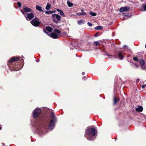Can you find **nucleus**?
<instances>
[{
    "label": "nucleus",
    "instance_id": "nucleus-1",
    "mask_svg": "<svg viewBox=\"0 0 146 146\" xmlns=\"http://www.w3.org/2000/svg\"><path fill=\"white\" fill-rule=\"evenodd\" d=\"M51 116L53 119L50 121V123L48 121L45 120L43 118L36 121L35 127H36L37 131L45 133L48 129L51 130L54 128L55 120L54 113H51Z\"/></svg>",
    "mask_w": 146,
    "mask_h": 146
},
{
    "label": "nucleus",
    "instance_id": "nucleus-2",
    "mask_svg": "<svg viewBox=\"0 0 146 146\" xmlns=\"http://www.w3.org/2000/svg\"><path fill=\"white\" fill-rule=\"evenodd\" d=\"M97 133V131L93 128H88L86 131L85 134L87 135L88 137H86L88 139L92 141L95 139L94 136Z\"/></svg>",
    "mask_w": 146,
    "mask_h": 146
},
{
    "label": "nucleus",
    "instance_id": "nucleus-3",
    "mask_svg": "<svg viewBox=\"0 0 146 146\" xmlns=\"http://www.w3.org/2000/svg\"><path fill=\"white\" fill-rule=\"evenodd\" d=\"M61 32L55 29L52 33L48 34L49 36L53 38H57L60 37Z\"/></svg>",
    "mask_w": 146,
    "mask_h": 146
},
{
    "label": "nucleus",
    "instance_id": "nucleus-4",
    "mask_svg": "<svg viewBox=\"0 0 146 146\" xmlns=\"http://www.w3.org/2000/svg\"><path fill=\"white\" fill-rule=\"evenodd\" d=\"M52 20L53 21L56 23H57L59 21L61 20V17L60 16L57 14H54L52 15Z\"/></svg>",
    "mask_w": 146,
    "mask_h": 146
},
{
    "label": "nucleus",
    "instance_id": "nucleus-5",
    "mask_svg": "<svg viewBox=\"0 0 146 146\" xmlns=\"http://www.w3.org/2000/svg\"><path fill=\"white\" fill-rule=\"evenodd\" d=\"M41 112L40 109H35L33 112V117L34 118H36L38 117Z\"/></svg>",
    "mask_w": 146,
    "mask_h": 146
},
{
    "label": "nucleus",
    "instance_id": "nucleus-6",
    "mask_svg": "<svg viewBox=\"0 0 146 146\" xmlns=\"http://www.w3.org/2000/svg\"><path fill=\"white\" fill-rule=\"evenodd\" d=\"M40 23L39 20L37 18H35L33 19L31 22V24L35 27L38 26Z\"/></svg>",
    "mask_w": 146,
    "mask_h": 146
},
{
    "label": "nucleus",
    "instance_id": "nucleus-7",
    "mask_svg": "<svg viewBox=\"0 0 146 146\" xmlns=\"http://www.w3.org/2000/svg\"><path fill=\"white\" fill-rule=\"evenodd\" d=\"M23 8L25 12V13H33V12L32 9L26 6H23Z\"/></svg>",
    "mask_w": 146,
    "mask_h": 146
},
{
    "label": "nucleus",
    "instance_id": "nucleus-8",
    "mask_svg": "<svg viewBox=\"0 0 146 146\" xmlns=\"http://www.w3.org/2000/svg\"><path fill=\"white\" fill-rule=\"evenodd\" d=\"M19 59V58L18 57H14L11 58L9 60V61L10 63H11L13 62H15L16 61H18Z\"/></svg>",
    "mask_w": 146,
    "mask_h": 146
},
{
    "label": "nucleus",
    "instance_id": "nucleus-9",
    "mask_svg": "<svg viewBox=\"0 0 146 146\" xmlns=\"http://www.w3.org/2000/svg\"><path fill=\"white\" fill-rule=\"evenodd\" d=\"M129 9V7L125 6L124 7H121L119 9V11L122 12L124 11H127Z\"/></svg>",
    "mask_w": 146,
    "mask_h": 146
},
{
    "label": "nucleus",
    "instance_id": "nucleus-10",
    "mask_svg": "<svg viewBox=\"0 0 146 146\" xmlns=\"http://www.w3.org/2000/svg\"><path fill=\"white\" fill-rule=\"evenodd\" d=\"M31 13L28 14L27 17H26L27 20H30L34 17V14Z\"/></svg>",
    "mask_w": 146,
    "mask_h": 146
},
{
    "label": "nucleus",
    "instance_id": "nucleus-11",
    "mask_svg": "<svg viewBox=\"0 0 146 146\" xmlns=\"http://www.w3.org/2000/svg\"><path fill=\"white\" fill-rule=\"evenodd\" d=\"M117 58H120L121 60H122L123 58V56L121 51H119L118 52Z\"/></svg>",
    "mask_w": 146,
    "mask_h": 146
},
{
    "label": "nucleus",
    "instance_id": "nucleus-12",
    "mask_svg": "<svg viewBox=\"0 0 146 146\" xmlns=\"http://www.w3.org/2000/svg\"><path fill=\"white\" fill-rule=\"evenodd\" d=\"M56 11L58 12V14H60L62 17H65V15L62 11L58 9H57Z\"/></svg>",
    "mask_w": 146,
    "mask_h": 146
},
{
    "label": "nucleus",
    "instance_id": "nucleus-13",
    "mask_svg": "<svg viewBox=\"0 0 146 146\" xmlns=\"http://www.w3.org/2000/svg\"><path fill=\"white\" fill-rule=\"evenodd\" d=\"M143 108L142 106H140L138 108L135 109V110L137 111L141 112L143 111Z\"/></svg>",
    "mask_w": 146,
    "mask_h": 146
},
{
    "label": "nucleus",
    "instance_id": "nucleus-14",
    "mask_svg": "<svg viewBox=\"0 0 146 146\" xmlns=\"http://www.w3.org/2000/svg\"><path fill=\"white\" fill-rule=\"evenodd\" d=\"M36 8L37 11H42V9L41 7L39 6L38 5H36Z\"/></svg>",
    "mask_w": 146,
    "mask_h": 146
},
{
    "label": "nucleus",
    "instance_id": "nucleus-15",
    "mask_svg": "<svg viewBox=\"0 0 146 146\" xmlns=\"http://www.w3.org/2000/svg\"><path fill=\"white\" fill-rule=\"evenodd\" d=\"M46 30L49 33L51 32L52 30V28L50 27H46Z\"/></svg>",
    "mask_w": 146,
    "mask_h": 146
},
{
    "label": "nucleus",
    "instance_id": "nucleus-16",
    "mask_svg": "<svg viewBox=\"0 0 146 146\" xmlns=\"http://www.w3.org/2000/svg\"><path fill=\"white\" fill-rule=\"evenodd\" d=\"M55 12L54 11H45V12L46 14H50L54 13Z\"/></svg>",
    "mask_w": 146,
    "mask_h": 146
},
{
    "label": "nucleus",
    "instance_id": "nucleus-17",
    "mask_svg": "<svg viewBox=\"0 0 146 146\" xmlns=\"http://www.w3.org/2000/svg\"><path fill=\"white\" fill-rule=\"evenodd\" d=\"M103 27L102 26H98L95 28V29L96 30H100L102 29Z\"/></svg>",
    "mask_w": 146,
    "mask_h": 146
},
{
    "label": "nucleus",
    "instance_id": "nucleus-18",
    "mask_svg": "<svg viewBox=\"0 0 146 146\" xmlns=\"http://www.w3.org/2000/svg\"><path fill=\"white\" fill-rule=\"evenodd\" d=\"M51 5L48 4L46 5L45 9L46 10H49L50 7Z\"/></svg>",
    "mask_w": 146,
    "mask_h": 146
},
{
    "label": "nucleus",
    "instance_id": "nucleus-19",
    "mask_svg": "<svg viewBox=\"0 0 146 146\" xmlns=\"http://www.w3.org/2000/svg\"><path fill=\"white\" fill-rule=\"evenodd\" d=\"M118 101V99L115 97L114 99V104H115Z\"/></svg>",
    "mask_w": 146,
    "mask_h": 146
},
{
    "label": "nucleus",
    "instance_id": "nucleus-20",
    "mask_svg": "<svg viewBox=\"0 0 146 146\" xmlns=\"http://www.w3.org/2000/svg\"><path fill=\"white\" fill-rule=\"evenodd\" d=\"M67 4L69 7H72L73 6V4L72 3L70 2L69 1H67Z\"/></svg>",
    "mask_w": 146,
    "mask_h": 146
},
{
    "label": "nucleus",
    "instance_id": "nucleus-21",
    "mask_svg": "<svg viewBox=\"0 0 146 146\" xmlns=\"http://www.w3.org/2000/svg\"><path fill=\"white\" fill-rule=\"evenodd\" d=\"M140 64L141 66L143 65L145 63L144 61L143 60H141L139 61Z\"/></svg>",
    "mask_w": 146,
    "mask_h": 146
},
{
    "label": "nucleus",
    "instance_id": "nucleus-22",
    "mask_svg": "<svg viewBox=\"0 0 146 146\" xmlns=\"http://www.w3.org/2000/svg\"><path fill=\"white\" fill-rule=\"evenodd\" d=\"M92 16H95L96 15V13H94L90 11L89 13Z\"/></svg>",
    "mask_w": 146,
    "mask_h": 146
},
{
    "label": "nucleus",
    "instance_id": "nucleus-23",
    "mask_svg": "<svg viewBox=\"0 0 146 146\" xmlns=\"http://www.w3.org/2000/svg\"><path fill=\"white\" fill-rule=\"evenodd\" d=\"M86 14H87L86 13H77L76 14V15L80 16L81 15H86Z\"/></svg>",
    "mask_w": 146,
    "mask_h": 146
},
{
    "label": "nucleus",
    "instance_id": "nucleus-24",
    "mask_svg": "<svg viewBox=\"0 0 146 146\" xmlns=\"http://www.w3.org/2000/svg\"><path fill=\"white\" fill-rule=\"evenodd\" d=\"M94 43L95 44L96 46H98L100 44L98 41L94 42Z\"/></svg>",
    "mask_w": 146,
    "mask_h": 146
},
{
    "label": "nucleus",
    "instance_id": "nucleus-25",
    "mask_svg": "<svg viewBox=\"0 0 146 146\" xmlns=\"http://www.w3.org/2000/svg\"><path fill=\"white\" fill-rule=\"evenodd\" d=\"M142 6L143 7V8L144 11H146V4H143L142 5Z\"/></svg>",
    "mask_w": 146,
    "mask_h": 146
},
{
    "label": "nucleus",
    "instance_id": "nucleus-26",
    "mask_svg": "<svg viewBox=\"0 0 146 146\" xmlns=\"http://www.w3.org/2000/svg\"><path fill=\"white\" fill-rule=\"evenodd\" d=\"M78 23L79 25H81L84 23V21H83L80 20L78 22Z\"/></svg>",
    "mask_w": 146,
    "mask_h": 146
},
{
    "label": "nucleus",
    "instance_id": "nucleus-27",
    "mask_svg": "<svg viewBox=\"0 0 146 146\" xmlns=\"http://www.w3.org/2000/svg\"><path fill=\"white\" fill-rule=\"evenodd\" d=\"M133 59L135 61H138V58L137 57H133Z\"/></svg>",
    "mask_w": 146,
    "mask_h": 146
},
{
    "label": "nucleus",
    "instance_id": "nucleus-28",
    "mask_svg": "<svg viewBox=\"0 0 146 146\" xmlns=\"http://www.w3.org/2000/svg\"><path fill=\"white\" fill-rule=\"evenodd\" d=\"M17 5L19 7H20L21 6V3L20 2H18L17 3Z\"/></svg>",
    "mask_w": 146,
    "mask_h": 146
},
{
    "label": "nucleus",
    "instance_id": "nucleus-29",
    "mask_svg": "<svg viewBox=\"0 0 146 146\" xmlns=\"http://www.w3.org/2000/svg\"><path fill=\"white\" fill-rule=\"evenodd\" d=\"M87 24L90 27H91L92 26V24L90 22H88Z\"/></svg>",
    "mask_w": 146,
    "mask_h": 146
},
{
    "label": "nucleus",
    "instance_id": "nucleus-30",
    "mask_svg": "<svg viewBox=\"0 0 146 146\" xmlns=\"http://www.w3.org/2000/svg\"><path fill=\"white\" fill-rule=\"evenodd\" d=\"M146 86V84L143 85L142 86V88H145Z\"/></svg>",
    "mask_w": 146,
    "mask_h": 146
},
{
    "label": "nucleus",
    "instance_id": "nucleus-31",
    "mask_svg": "<svg viewBox=\"0 0 146 146\" xmlns=\"http://www.w3.org/2000/svg\"><path fill=\"white\" fill-rule=\"evenodd\" d=\"M81 11L82 12V13H85L84 12V10L83 9H82L81 10Z\"/></svg>",
    "mask_w": 146,
    "mask_h": 146
},
{
    "label": "nucleus",
    "instance_id": "nucleus-32",
    "mask_svg": "<svg viewBox=\"0 0 146 146\" xmlns=\"http://www.w3.org/2000/svg\"><path fill=\"white\" fill-rule=\"evenodd\" d=\"M139 79H137L136 81V84L138 83L139 81Z\"/></svg>",
    "mask_w": 146,
    "mask_h": 146
},
{
    "label": "nucleus",
    "instance_id": "nucleus-33",
    "mask_svg": "<svg viewBox=\"0 0 146 146\" xmlns=\"http://www.w3.org/2000/svg\"><path fill=\"white\" fill-rule=\"evenodd\" d=\"M21 11L22 12V13L25 15V13H24V12H23V10H21Z\"/></svg>",
    "mask_w": 146,
    "mask_h": 146
},
{
    "label": "nucleus",
    "instance_id": "nucleus-34",
    "mask_svg": "<svg viewBox=\"0 0 146 146\" xmlns=\"http://www.w3.org/2000/svg\"><path fill=\"white\" fill-rule=\"evenodd\" d=\"M36 61L37 62H39L40 61V60H39V59H38L37 60H36Z\"/></svg>",
    "mask_w": 146,
    "mask_h": 146
},
{
    "label": "nucleus",
    "instance_id": "nucleus-35",
    "mask_svg": "<svg viewBox=\"0 0 146 146\" xmlns=\"http://www.w3.org/2000/svg\"><path fill=\"white\" fill-rule=\"evenodd\" d=\"M113 56L112 55H110L109 56V58H112V57H113Z\"/></svg>",
    "mask_w": 146,
    "mask_h": 146
},
{
    "label": "nucleus",
    "instance_id": "nucleus-36",
    "mask_svg": "<svg viewBox=\"0 0 146 146\" xmlns=\"http://www.w3.org/2000/svg\"><path fill=\"white\" fill-rule=\"evenodd\" d=\"M82 74L83 75H84V74H85V73L84 72H82Z\"/></svg>",
    "mask_w": 146,
    "mask_h": 146
},
{
    "label": "nucleus",
    "instance_id": "nucleus-37",
    "mask_svg": "<svg viewBox=\"0 0 146 146\" xmlns=\"http://www.w3.org/2000/svg\"><path fill=\"white\" fill-rule=\"evenodd\" d=\"M97 36H98V34H96L95 35V37H97Z\"/></svg>",
    "mask_w": 146,
    "mask_h": 146
},
{
    "label": "nucleus",
    "instance_id": "nucleus-38",
    "mask_svg": "<svg viewBox=\"0 0 146 146\" xmlns=\"http://www.w3.org/2000/svg\"><path fill=\"white\" fill-rule=\"evenodd\" d=\"M44 32L46 33V31H45L44 30Z\"/></svg>",
    "mask_w": 146,
    "mask_h": 146
},
{
    "label": "nucleus",
    "instance_id": "nucleus-39",
    "mask_svg": "<svg viewBox=\"0 0 146 146\" xmlns=\"http://www.w3.org/2000/svg\"><path fill=\"white\" fill-rule=\"evenodd\" d=\"M125 19V18H124L123 19V20H124Z\"/></svg>",
    "mask_w": 146,
    "mask_h": 146
},
{
    "label": "nucleus",
    "instance_id": "nucleus-40",
    "mask_svg": "<svg viewBox=\"0 0 146 146\" xmlns=\"http://www.w3.org/2000/svg\"><path fill=\"white\" fill-rule=\"evenodd\" d=\"M86 78V77H83V78H82V79H83V78Z\"/></svg>",
    "mask_w": 146,
    "mask_h": 146
},
{
    "label": "nucleus",
    "instance_id": "nucleus-41",
    "mask_svg": "<svg viewBox=\"0 0 146 146\" xmlns=\"http://www.w3.org/2000/svg\"><path fill=\"white\" fill-rule=\"evenodd\" d=\"M125 46H125H125H124V47H125Z\"/></svg>",
    "mask_w": 146,
    "mask_h": 146
}]
</instances>
